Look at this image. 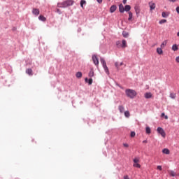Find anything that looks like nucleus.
<instances>
[{"instance_id":"obj_1","label":"nucleus","mask_w":179,"mask_h":179,"mask_svg":"<svg viewBox=\"0 0 179 179\" xmlns=\"http://www.w3.org/2000/svg\"><path fill=\"white\" fill-rule=\"evenodd\" d=\"M73 5V0H67L62 3H57L58 8H68V6H72Z\"/></svg>"},{"instance_id":"obj_2","label":"nucleus","mask_w":179,"mask_h":179,"mask_svg":"<svg viewBox=\"0 0 179 179\" xmlns=\"http://www.w3.org/2000/svg\"><path fill=\"white\" fill-rule=\"evenodd\" d=\"M125 94L129 99H135L136 97V91L131 89H127L125 90Z\"/></svg>"},{"instance_id":"obj_3","label":"nucleus","mask_w":179,"mask_h":179,"mask_svg":"<svg viewBox=\"0 0 179 179\" xmlns=\"http://www.w3.org/2000/svg\"><path fill=\"white\" fill-rule=\"evenodd\" d=\"M100 62H101V64L103 65V68L104 69L105 72L108 75L109 73L108 67H107V64L106 63V60H104V59L101 57L100 59Z\"/></svg>"},{"instance_id":"obj_4","label":"nucleus","mask_w":179,"mask_h":179,"mask_svg":"<svg viewBox=\"0 0 179 179\" xmlns=\"http://www.w3.org/2000/svg\"><path fill=\"white\" fill-rule=\"evenodd\" d=\"M158 134H159L162 138H166V131L162 127H158L157 129Z\"/></svg>"},{"instance_id":"obj_5","label":"nucleus","mask_w":179,"mask_h":179,"mask_svg":"<svg viewBox=\"0 0 179 179\" xmlns=\"http://www.w3.org/2000/svg\"><path fill=\"white\" fill-rule=\"evenodd\" d=\"M92 61L96 66H99V59L96 55H92Z\"/></svg>"},{"instance_id":"obj_6","label":"nucleus","mask_w":179,"mask_h":179,"mask_svg":"<svg viewBox=\"0 0 179 179\" xmlns=\"http://www.w3.org/2000/svg\"><path fill=\"white\" fill-rule=\"evenodd\" d=\"M32 13L33 15H35V16H38V15H40V10L37 8H33Z\"/></svg>"},{"instance_id":"obj_7","label":"nucleus","mask_w":179,"mask_h":179,"mask_svg":"<svg viewBox=\"0 0 179 179\" xmlns=\"http://www.w3.org/2000/svg\"><path fill=\"white\" fill-rule=\"evenodd\" d=\"M149 6L150 8V10H153L154 9L156 8V3H155L153 2H150L149 3Z\"/></svg>"},{"instance_id":"obj_8","label":"nucleus","mask_w":179,"mask_h":179,"mask_svg":"<svg viewBox=\"0 0 179 179\" xmlns=\"http://www.w3.org/2000/svg\"><path fill=\"white\" fill-rule=\"evenodd\" d=\"M115 10H117V6H115V5L111 6V7L110 8V13H114V12H115Z\"/></svg>"},{"instance_id":"obj_9","label":"nucleus","mask_w":179,"mask_h":179,"mask_svg":"<svg viewBox=\"0 0 179 179\" xmlns=\"http://www.w3.org/2000/svg\"><path fill=\"white\" fill-rule=\"evenodd\" d=\"M119 10L121 13H124V12H125V8H124V5L120 4Z\"/></svg>"},{"instance_id":"obj_10","label":"nucleus","mask_w":179,"mask_h":179,"mask_svg":"<svg viewBox=\"0 0 179 179\" xmlns=\"http://www.w3.org/2000/svg\"><path fill=\"white\" fill-rule=\"evenodd\" d=\"M124 65V62H121L120 64L118 63V62H116L115 63V68L120 70V66H122Z\"/></svg>"},{"instance_id":"obj_11","label":"nucleus","mask_w":179,"mask_h":179,"mask_svg":"<svg viewBox=\"0 0 179 179\" xmlns=\"http://www.w3.org/2000/svg\"><path fill=\"white\" fill-rule=\"evenodd\" d=\"M153 94H152L150 92H147L144 94V96L145 99H152Z\"/></svg>"},{"instance_id":"obj_12","label":"nucleus","mask_w":179,"mask_h":179,"mask_svg":"<svg viewBox=\"0 0 179 179\" xmlns=\"http://www.w3.org/2000/svg\"><path fill=\"white\" fill-rule=\"evenodd\" d=\"M85 80L86 83H88V85H92V83H93V79H92V78L87 79V78H86L85 79Z\"/></svg>"},{"instance_id":"obj_13","label":"nucleus","mask_w":179,"mask_h":179,"mask_svg":"<svg viewBox=\"0 0 179 179\" xmlns=\"http://www.w3.org/2000/svg\"><path fill=\"white\" fill-rule=\"evenodd\" d=\"M169 15H170V13L169 12H162V17H169Z\"/></svg>"},{"instance_id":"obj_14","label":"nucleus","mask_w":179,"mask_h":179,"mask_svg":"<svg viewBox=\"0 0 179 179\" xmlns=\"http://www.w3.org/2000/svg\"><path fill=\"white\" fill-rule=\"evenodd\" d=\"M122 36H123V37H124V38H128V37L129 36V33H128L125 31H123Z\"/></svg>"},{"instance_id":"obj_15","label":"nucleus","mask_w":179,"mask_h":179,"mask_svg":"<svg viewBox=\"0 0 179 179\" xmlns=\"http://www.w3.org/2000/svg\"><path fill=\"white\" fill-rule=\"evenodd\" d=\"M118 109H119L120 113H121V114H122V113H124V111H125V108H124V106H119Z\"/></svg>"},{"instance_id":"obj_16","label":"nucleus","mask_w":179,"mask_h":179,"mask_svg":"<svg viewBox=\"0 0 179 179\" xmlns=\"http://www.w3.org/2000/svg\"><path fill=\"white\" fill-rule=\"evenodd\" d=\"M162 153H164V155H170V150H169L167 148H164L162 150Z\"/></svg>"},{"instance_id":"obj_17","label":"nucleus","mask_w":179,"mask_h":179,"mask_svg":"<svg viewBox=\"0 0 179 179\" xmlns=\"http://www.w3.org/2000/svg\"><path fill=\"white\" fill-rule=\"evenodd\" d=\"M76 78H78V79H80V78H82L83 76V74H82V72L80 71H78L76 73Z\"/></svg>"},{"instance_id":"obj_18","label":"nucleus","mask_w":179,"mask_h":179,"mask_svg":"<svg viewBox=\"0 0 179 179\" xmlns=\"http://www.w3.org/2000/svg\"><path fill=\"white\" fill-rule=\"evenodd\" d=\"M124 10H125L126 12H129V11L131 10V6H129V5H126V6H124Z\"/></svg>"},{"instance_id":"obj_19","label":"nucleus","mask_w":179,"mask_h":179,"mask_svg":"<svg viewBox=\"0 0 179 179\" xmlns=\"http://www.w3.org/2000/svg\"><path fill=\"white\" fill-rule=\"evenodd\" d=\"M122 48H127V41L125 39H123L122 41Z\"/></svg>"},{"instance_id":"obj_20","label":"nucleus","mask_w":179,"mask_h":179,"mask_svg":"<svg viewBox=\"0 0 179 179\" xmlns=\"http://www.w3.org/2000/svg\"><path fill=\"white\" fill-rule=\"evenodd\" d=\"M157 52L159 54V55H162V54H163V50L160 48H157Z\"/></svg>"},{"instance_id":"obj_21","label":"nucleus","mask_w":179,"mask_h":179,"mask_svg":"<svg viewBox=\"0 0 179 179\" xmlns=\"http://www.w3.org/2000/svg\"><path fill=\"white\" fill-rule=\"evenodd\" d=\"M173 51H177L178 50V45L177 44H174L172 46Z\"/></svg>"},{"instance_id":"obj_22","label":"nucleus","mask_w":179,"mask_h":179,"mask_svg":"<svg viewBox=\"0 0 179 179\" xmlns=\"http://www.w3.org/2000/svg\"><path fill=\"white\" fill-rule=\"evenodd\" d=\"M26 73L28 75H33V70H31V69H28L26 70Z\"/></svg>"},{"instance_id":"obj_23","label":"nucleus","mask_w":179,"mask_h":179,"mask_svg":"<svg viewBox=\"0 0 179 179\" xmlns=\"http://www.w3.org/2000/svg\"><path fill=\"white\" fill-rule=\"evenodd\" d=\"M39 20H41L42 22H45V20H47V19L45 18V17H44L43 15H40L38 17Z\"/></svg>"},{"instance_id":"obj_24","label":"nucleus","mask_w":179,"mask_h":179,"mask_svg":"<svg viewBox=\"0 0 179 179\" xmlns=\"http://www.w3.org/2000/svg\"><path fill=\"white\" fill-rule=\"evenodd\" d=\"M166 45H167V41H164V42H162V43L161 44V48H164Z\"/></svg>"},{"instance_id":"obj_25","label":"nucleus","mask_w":179,"mask_h":179,"mask_svg":"<svg viewBox=\"0 0 179 179\" xmlns=\"http://www.w3.org/2000/svg\"><path fill=\"white\" fill-rule=\"evenodd\" d=\"M93 76H94V71H93V70H90V71L89 73V77L93 78Z\"/></svg>"},{"instance_id":"obj_26","label":"nucleus","mask_w":179,"mask_h":179,"mask_svg":"<svg viewBox=\"0 0 179 179\" xmlns=\"http://www.w3.org/2000/svg\"><path fill=\"white\" fill-rule=\"evenodd\" d=\"M131 114L129 113V111L127 110V111H124V116L127 117V118H129Z\"/></svg>"},{"instance_id":"obj_27","label":"nucleus","mask_w":179,"mask_h":179,"mask_svg":"<svg viewBox=\"0 0 179 179\" xmlns=\"http://www.w3.org/2000/svg\"><path fill=\"white\" fill-rule=\"evenodd\" d=\"M145 132H146V134H148L149 135L152 132V131L150 130V127H147L145 128Z\"/></svg>"},{"instance_id":"obj_28","label":"nucleus","mask_w":179,"mask_h":179,"mask_svg":"<svg viewBox=\"0 0 179 179\" xmlns=\"http://www.w3.org/2000/svg\"><path fill=\"white\" fill-rule=\"evenodd\" d=\"M169 174L171 177H176L177 176V173H176V172H174L173 171H171L169 172Z\"/></svg>"},{"instance_id":"obj_29","label":"nucleus","mask_w":179,"mask_h":179,"mask_svg":"<svg viewBox=\"0 0 179 179\" xmlns=\"http://www.w3.org/2000/svg\"><path fill=\"white\" fill-rule=\"evenodd\" d=\"M83 5H86V1L81 0V1H80V6H81V8H83Z\"/></svg>"},{"instance_id":"obj_30","label":"nucleus","mask_w":179,"mask_h":179,"mask_svg":"<svg viewBox=\"0 0 179 179\" xmlns=\"http://www.w3.org/2000/svg\"><path fill=\"white\" fill-rule=\"evenodd\" d=\"M133 15L131 12H129V18L128 20H132Z\"/></svg>"},{"instance_id":"obj_31","label":"nucleus","mask_w":179,"mask_h":179,"mask_svg":"<svg viewBox=\"0 0 179 179\" xmlns=\"http://www.w3.org/2000/svg\"><path fill=\"white\" fill-rule=\"evenodd\" d=\"M133 167H136L137 169H141V164H139V163L134 164Z\"/></svg>"},{"instance_id":"obj_32","label":"nucleus","mask_w":179,"mask_h":179,"mask_svg":"<svg viewBox=\"0 0 179 179\" xmlns=\"http://www.w3.org/2000/svg\"><path fill=\"white\" fill-rule=\"evenodd\" d=\"M167 22V20H161L159 23V24H163V23H166Z\"/></svg>"},{"instance_id":"obj_33","label":"nucleus","mask_w":179,"mask_h":179,"mask_svg":"<svg viewBox=\"0 0 179 179\" xmlns=\"http://www.w3.org/2000/svg\"><path fill=\"white\" fill-rule=\"evenodd\" d=\"M133 162L134 164L139 163V158H134Z\"/></svg>"},{"instance_id":"obj_34","label":"nucleus","mask_w":179,"mask_h":179,"mask_svg":"<svg viewBox=\"0 0 179 179\" xmlns=\"http://www.w3.org/2000/svg\"><path fill=\"white\" fill-rule=\"evenodd\" d=\"M170 97H171V99H176V94L171 93L170 94Z\"/></svg>"},{"instance_id":"obj_35","label":"nucleus","mask_w":179,"mask_h":179,"mask_svg":"<svg viewBox=\"0 0 179 179\" xmlns=\"http://www.w3.org/2000/svg\"><path fill=\"white\" fill-rule=\"evenodd\" d=\"M135 135H136V134H135L134 131H131V138H134Z\"/></svg>"},{"instance_id":"obj_36","label":"nucleus","mask_w":179,"mask_h":179,"mask_svg":"<svg viewBox=\"0 0 179 179\" xmlns=\"http://www.w3.org/2000/svg\"><path fill=\"white\" fill-rule=\"evenodd\" d=\"M123 146L124 148H129V145H128V143H123Z\"/></svg>"},{"instance_id":"obj_37","label":"nucleus","mask_w":179,"mask_h":179,"mask_svg":"<svg viewBox=\"0 0 179 179\" xmlns=\"http://www.w3.org/2000/svg\"><path fill=\"white\" fill-rule=\"evenodd\" d=\"M157 169L162 171V166H157Z\"/></svg>"},{"instance_id":"obj_38","label":"nucleus","mask_w":179,"mask_h":179,"mask_svg":"<svg viewBox=\"0 0 179 179\" xmlns=\"http://www.w3.org/2000/svg\"><path fill=\"white\" fill-rule=\"evenodd\" d=\"M56 12H57V13H59V15H61V10H59V8H57V9H56Z\"/></svg>"},{"instance_id":"obj_39","label":"nucleus","mask_w":179,"mask_h":179,"mask_svg":"<svg viewBox=\"0 0 179 179\" xmlns=\"http://www.w3.org/2000/svg\"><path fill=\"white\" fill-rule=\"evenodd\" d=\"M176 61L178 64H179V56L176 57Z\"/></svg>"},{"instance_id":"obj_40","label":"nucleus","mask_w":179,"mask_h":179,"mask_svg":"<svg viewBox=\"0 0 179 179\" xmlns=\"http://www.w3.org/2000/svg\"><path fill=\"white\" fill-rule=\"evenodd\" d=\"M96 1L98 2V3H101L103 2V0H96Z\"/></svg>"},{"instance_id":"obj_41","label":"nucleus","mask_w":179,"mask_h":179,"mask_svg":"<svg viewBox=\"0 0 179 179\" xmlns=\"http://www.w3.org/2000/svg\"><path fill=\"white\" fill-rule=\"evenodd\" d=\"M169 2H177V0H168Z\"/></svg>"},{"instance_id":"obj_42","label":"nucleus","mask_w":179,"mask_h":179,"mask_svg":"<svg viewBox=\"0 0 179 179\" xmlns=\"http://www.w3.org/2000/svg\"><path fill=\"white\" fill-rule=\"evenodd\" d=\"M176 12L179 14V6L176 8Z\"/></svg>"},{"instance_id":"obj_43","label":"nucleus","mask_w":179,"mask_h":179,"mask_svg":"<svg viewBox=\"0 0 179 179\" xmlns=\"http://www.w3.org/2000/svg\"><path fill=\"white\" fill-rule=\"evenodd\" d=\"M124 179H129V177L128 176H124Z\"/></svg>"},{"instance_id":"obj_44","label":"nucleus","mask_w":179,"mask_h":179,"mask_svg":"<svg viewBox=\"0 0 179 179\" xmlns=\"http://www.w3.org/2000/svg\"><path fill=\"white\" fill-rule=\"evenodd\" d=\"M143 143H148V140L143 141Z\"/></svg>"},{"instance_id":"obj_45","label":"nucleus","mask_w":179,"mask_h":179,"mask_svg":"<svg viewBox=\"0 0 179 179\" xmlns=\"http://www.w3.org/2000/svg\"><path fill=\"white\" fill-rule=\"evenodd\" d=\"M164 118H165V120H169V116L165 115V116H164Z\"/></svg>"},{"instance_id":"obj_46","label":"nucleus","mask_w":179,"mask_h":179,"mask_svg":"<svg viewBox=\"0 0 179 179\" xmlns=\"http://www.w3.org/2000/svg\"><path fill=\"white\" fill-rule=\"evenodd\" d=\"M165 115H166L164 114V113H162V115H161L162 117H164Z\"/></svg>"},{"instance_id":"obj_47","label":"nucleus","mask_w":179,"mask_h":179,"mask_svg":"<svg viewBox=\"0 0 179 179\" xmlns=\"http://www.w3.org/2000/svg\"><path fill=\"white\" fill-rule=\"evenodd\" d=\"M123 3L125 5V3H127V0H123Z\"/></svg>"},{"instance_id":"obj_48","label":"nucleus","mask_w":179,"mask_h":179,"mask_svg":"<svg viewBox=\"0 0 179 179\" xmlns=\"http://www.w3.org/2000/svg\"><path fill=\"white\" fill-rule=\"evenodd\" d=\"M116 44H117V45H118V44H120V41H117V42L116 43Z\"/></svg>"},{"instance_id":"obj_49","label":"nucleus","mask_w":179,"mask_h":179,"mask_svg":"<svg viewBox=\"0 0 179 179\" xmlns=\"http://www.w3.org/2000/svg\"><path fill=\"white\" fill-rule=\"evenodd\" d=\"M177 36L178 37H179V31L177 33Z\"/></svg>"},{"instance_id":"obj_50","label":"nucleus","mask_w":179,"mask_h":179,"mask_svg":"<svg viewBox=\"0 0 179 179\" xmlns=\"http://www.w3.org/2000/svg\"><path fill=\"white\" fill-rule=\"evenodd\" d=\"M136 13H138V10H136Z\"/></svg>"},{"instance_id":"obj_51","label":"nucleus","mask_w":179,"mask_h":179,"mask_svg":"<svg viewBox=\"0 0 179 179\" xmlns=\"http://www.w3.org/2000/svg\"><path fill=\"white\" fill-rule=\"evenodd\" d=\"M178 176H179V174H178Z\"/></svg>"}]
</instances>
